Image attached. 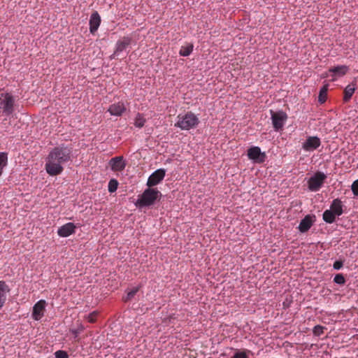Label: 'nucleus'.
<instances>
[{
    "label": "nucleus",
    "mask_w": 358,
    "mask_h": 358,
    "mask_svg": "<svg viewBox=\"0 0 358 358\" xmlns=\"http://www.w3.org/2000/svg\"><path fill=\"white\" fill-rule=\"evenodd\" d=\"M72 148L60 145L52 148L45 159V169L51 176L60 175L64 171L63 165L71 157Z\"/></svg>",
    "instance_id": "1"
},
{
    "label": "nucleus",
    "mask_w": 358,
    "mask_h": 358,
    "mask_svg": "<svg viewBox=\"0 0 358 358\" xmlns=\"http://www.w3.org/2000/svg\"><path fill=\"white\" fill-rule=\"evenodd\" d=\"M200 121L197 115L192 111L179 114L177 116V121L174 126L182 130H189L196 127Z\"/></svg>",
    "instance_id": "2"
},
{
    "label": "nucleus",
    "mask_w": 358,
    "mask_h": 358,
    "mask_svg": "<svg viewBox=\"0 0 358 358\" xmlns=\"http://www.w3.org/2000/svg\"><path fill=\"white\" fill-rule=\"evenodd\" d=\"M162 193L155 188L146 189L138 199L136 205L139 207L152 206L155 201L159 199Z\"/></svg>",
    "instance_id": "3"
},
{
    "label": "nucleus",
    "mask_w": 358,
    "mask_h": 358,
    "mask_svg": "<svg viewBox=\"0 0 358 358\" xmlns=\"http://www.w3.org/2000/svg\"><path fill=\"white\" fill-rule=\"evenodd\" d=\"M15 99L9 93L2 94L0 97V108L6 115H11L14 111Z\"/></svg>",
    "instance_id": "4"
},
{
    "label": "nucleus",
    "mask_w": 358,
    "mask_h": 358,
    "mask_svg": "<svg viewBox=\"0 0 358 358\" xmlns=\"http://www.w3.org/2000/svg\"><path fill=\"white\" fill-rule=\"evenodd\" d=\"M271 120L275 131L282 129L287 119V114L283 111L274 112L271 110Z\"/></svg>",
    "instance_id": "5"
},
{
    "label": "nucleus",
    "mask_w": 358,
    "mask_h": 358,
    "mask_svg": "<svg viewBox=\"0 0 358 358\" xmlns=\"http://www.w3.org/2000/svg\"><path fill=\"white\" fill-rule=\"evenodd\" d=\"M327 176L322 172H317L308 181V189L313 192L318 191L323 185Z\"/></svg>",
    "instance_id": "6"
},
{
    "label": "nucleus",
    "mask_w": 358,
    "mask_h": 358,
    "mask_svg": "<svg viewBox=\"0 0 358 358\" xmlns=\"http://www.w3.org/2000/svg\"><path fill=\"white\" fill-rule=\"evenodd\" d=\"M248 156L250 159L253 160L256 163H262L265 161L266 155L264 152H262L260 148L253 146L248 149Z\"/></svg>",
    "instance_id": "7"
},
{
    "label": "nucleus",
    "mask_w": 358,
    "mask_h": 358,
    "mask_svg": "<svg viewBox=\"0 0 358 358\" xmlns=\"http://www.w3.org/2000/svg\"><path fill=\"white\" fill-rule=\"evenodd\" d=\"M166 175V171L163 169H157L154 171L148 178L147 181V185L149 187H152L158 185L164 178Z\"/></svg>",
    "instance_id": "8"
},
{
    "label": "nucleus",
    "mask_w": 358,
    "mask_h": 358,
    "mask_svg": "<svg viewBox=\"0 0 358 358\" xmlns=\"http://www.w3.org/2000/svg\"><path fill=\"white\" fill-rule=\"evenodd\" d=\"M321 145V141L317 136H308L302 143V148L306 152L317 149Z\"/></svg>",
    "instance_id": "9"
},
{
    "label": "nucleus",
    "mask_w": 358,
    "mask_h": 358,
    "mask_svg": "<svg viewBox=\"0 0 358 358\" xmlns=\"http://www.w3.org/2000/svg\"><path fill=\"white\" fill-rule=\"evenodd\" d=\"M108 164L114 172H121L126 167V162L122 156L113 157L110 159Z\"/></svg>",
    "instance_id": "10"
},
{
    "label": "nucleus",
    "mask_w": 358,
    "mask_h": 358,
    "mask_svg": "<svg viewBox=\"0 0 358 358\" xmlns=\"http://www.w3.org/2000/svg\"><path fill=\"white\" fill-rule=\"evenodd\" d=\"M131 43V38L129 37H123L118 40L116 43V48L111 56V58H115L120 52L125 50Z\"/></svg>",
    "instance_id": "11"
},
{
    "label": "nucleus",
    "mask_w": 358,
    "mask_h": 358,
    "mask_svg": "<svg viewBox=\"0 0 358 358\" xmlns=\"http://www.w3.org/2000/svg\"><path fill=\"white\" fill-rule=\"evenodd\" d=\"M45 304V301L40 300L34 306L32 317L34 320H38L43 316Z\"/></svg>",
    "instance_id": "12"
},
{
    "label": "nucleus",
    "mask_w": 358,
    "mask_h": 358,
    "mask_svg": "<svg viewBox=\"0 0 358 358\" xmlns=\"http://www.w3.org/2000/svg\"><path fill=\"white\" fill-rule=\"evenodd\" d=\"M314 222L315 216H311L310 215H306L300 222V224L298 227L299 231L301 233H305L308 231L313 224Z\"/></svg>",
    "instance_id": "13"
},
{
    "label": "nucleus",
    "mask_w": 358,
    "mask_h": 358,
    "mask_svg": "<svg viewBox=\"0 0 358 358\" xmlns=\"http://www.w3.org/2000/svg\"><path fill=\"white\" fill-rule=\"evenodd\" d=\"M76 226L72 222H69L58 229L57 234L61 237H68L75 233Z\"/></svg>",
    "instance_id": "14"
},
{
    "label": "nucleus",
    "mask_w": 358,
    "mask_h": 358,
    "mask_svg": "<svg viewBox=\"0 0 358 358\" xmlns=\"http://www.w3.org/2000/svg\"><path fill=\"white\" fill-rule=\"evenodd\" d=\"M100 23V15L96 11H95L91 15L90 19V31L91 34H94L97 31Z\"/></svg>",
    "instance_id": "15"
},
{
    "label": "nucleus",
    "mask_w": 358,
    "mask_h": 358,
    "mask_svg": "<svg viewBox=\"0 0 358 358\" xmlns=\"http://www.w3.org/2000/svg\"><path fill=\"white\" fill-rule=\"evenodd\" d=\"M9 292L10 288L6 282L0 280V309L4 306Z\"/></svg>",
    "instance_id": "16"
},
{
    "label": "nucleus",
    "mask_w": 358,
    "mask_h": 358,
    "mask_svg": "<svg viewBox=\"0 0 358 358\" xmlns=\"http://www.w3.org/2000/svg\"><path fill=\"white\" fill-rule=\"evenodd\" d=\"M126 110L124 104L122 102L113 103L110 106L108 111L111 115L120 116Z\"/></svg>",
    "instance_id": "17"
},
{
    "label": "nucleus",
    "mask_w": 358,
    "mask_h": 358,
    "mask_svg": "<svg viewBox=\"0 0 358 358\" xmlns=\"http://www.w3.org/2000/svg\"><path fill=\"white\" fill-rule=\"evenodd\" d=\"M343 206L342 201L339 199H335L331 202L330 210H332L336 216H340L343 213Z\"/></svg>",
    "instance_id": "18"
},
{
    "label": "nucleus",
    "mask_w": 358,
    "mask_h": 358,
    "mask_svg": "<svg viewBox=\"0 0 358 358\" xmlns=\"http://www.w3.org/2000/svg\"><path fill=\"white\" fill-rule=\"evenodd\" d=\"M356 90L355 84H350L348 85L344 90V96H343V101L344 102H348L351 97L352 96L353 94L355 93Z\"/></svg>",
    "instance_id": "19"
},
{
    "label": "nucleus",
    "mask_w": 358,
    "mask_h": 358,
    "mask_svg": "<svg viewBox=\"0 0 358 358\" xmlns=\"http://www.w3.org/2000/svg\"><path fill=\"white\" fill-rule=\"evenodd\" d=\"M348 71V67L345 65L337 66L329 69V71L332 73L334 75L338 76H343L346 74Z\"/></svg>",
    "instance_id": "20"
},
{
    "label": "nucleus",
    "mask_w": 358,
    "mask_h": 358,
    "mask_svg": "<svg viewBox=\"0 0 358 358\" xmlns=\"http://www.w3.org/2000/svg\"><path fill=\"white\" fill-rule=\"evenodd\" d=\"M323 220L329 224L334 223L336 221V215L330 209L326 210L323 213Z\"/></svg>",
    "instance_id": "21"
},
{
    "label": "nucleus",
    "mask_w": 358,
    "mask_h": 358,
    "mask_svg": "<svg viewBox=\"0 0 358 358\" xmlns=\"http://www.w3.org/2000/svg\"><path fill=\"white\" fill-rule=\"evenodd\" d=\"M193 48L194 45L192 43H187V45H182L180 48L179 54L180 56L187 57L192 52Z\"/></svg>",
    "instance_id": "22"
},
{
    "label": "nucleus",
    "mask_w": 358,
    "mask_h": 358,
    "mask_svg": "<svg viewBox=\"0 0 358 358\" xmlns=\"http://www.w3.org/2000/svg\"><path fill=\"white\" fill-rule=\"evenodd\" d=\"M8 163V155L6 152H0V176L2 175L3 169Z\"/></svg>",
    "instance_id": "23"
},
{
    "label": "nucleus",
    "mask_w": 358,
    "mask_h": 358,
    "mask_svg": "<svg viewBox=\"0 0 358 358\" xmlns=\"http://www.w3.org/2000/svg\"><path fill=\"white\" fill-rule=\"evenodd\" d=\"M145 119L143 115L141 113H138L134 120V125L138 128H142L145 123Z\"/></svg>",
    "instance_id": "24"
},
{
    "label": "nucleus",
    "mask_w": 358,
    "mask_h": 358,
    "mask_svg": "<svg viewBox=\"0 0 358 358\" xmlns=\"http://www.w3.org/2000/svg\"><path fill=\"white\" fill-rule=\"evenodd\" d=\"M327 97V87L324 86L322 87V89L320 91L319 96H318V101L323 103L326 101Z\"/></svg>",
    "instance_id": "25"
},
{
    "label": "nucleus",
    "mask_w": 358,
    "mask_h": 358,
    "mask_svg": "<svg viewBox=\"0 0 358 358\" xmlns=\"http://www.w3.org/2000/svg\"><path fill=\"white\" fill-rule=\"evenodd\" d=\"M139 287H136L132 288L130 291L127 292V294L125 297H124L123 300L125 302H127L133 299V297L136 295V294L138 292Z\"/></svg>",
    "instance_id": "26"
},
{
    "label": "nucleus",
    "mask_w": 358,
    "mask_h": 358,
    "mask_svg": "<svg viewBox=\"0 0 358 358\" xmlns=\"http://www.w3.org/2000/svg\"><path fill=\"white\" fill-rule=\"evenodd\" d=\"M118 182L115 179H111L108 182V192L113 193L117 189Z\"/></svg>",
    "instance_id": "27"
},
{
    "label": "nucleus",
    "mask_w": 358,
    "mask_h": 358,
    "mask_svg": "<svg viewBox=\"0 0 358 358\" xmlns=\"http://www.w3.org/2000/svg\"><path fill=\"white\" fill-rule=\"evenodd\" d=\"M326 328L321 325H316L313 330V334L316 336H320L324 334V329Z\"/></svg>",
    "instance_id": "28"
},
{
    "label": "nucleus",
    "mask_w": 358,
    "mask_h": 358,
    "mask_svg": "<svg viewBox=\"0 0 358 358\" xmlns=\"http://www.w3.org/2000/svg\"><path fill=\"white\" fill-rule=\"evenodd\" d=\"M334 282L338 285H344L345 282V279L343 274L338 273L335 275Z\"/></svg>",
    "instance_id": "29"
},
{
    "label": "nucleus",
    "mask_w": 358,
    "mask_h": 358,
    "mask_svg": "<svg viewBox=\"0 0 358 358\" xmlns=\"http://www.w3.org/2000/svg\"><path fill=\"white\" fill-rule=\"evenodd\" d=\"M99 315V313L97 311H94L91 313H90L87 316V320L90 323H94L96 321L97 316Z\"/></svg>",
    "instance_id": "30"
},
{
    "label": "nucleus",
    "mask_w": 358,
    "mask_h": 358,
    "mask_svg": "<svg viewBox=\"0 0 358 358\" xmlns=\"http://www.w3.org/2000/svg\"><path fill=\"white\" fill-rule=\"evenodd\" d=\"M56 358H69V355L66 351L57 350L55 353Z\"/></svg>",
    "instance_id": "31"
},
{
    "label": "nucleus",
    "mask_w": 358,
    "mask_h": 358,
    "mask_svg": "<svg viewBox=\"0 0 358 358\" xmlns=\"http://www.w3.org/2000/svg\"><path fill=\"white\" fill-rule=\"evenodd\" d=\"M351 189L354 195L358 196V179L353 182Z\"/></svg>",
    "instance_id": "32"
},
{
    "label": "nucleus",
    "mask_w": 358,
    "mask_h": 358,
    "mask_svg": "<svg viewBox=\"0 0 358 358\" xmlns=\"http://www.w3.org/2000/svg\"><path fill=\"white\" fill-rule=\"evenodd\" d=\"M232 358H248V355L245 352H238L234 354Z\"/></svg>",
    "instance_id": "33"
},
{
    "label": "nucleus",
    "mask_w": 358,
    "mask_h": 358,
    "mask_svg": "<svg viewBox=\"0 0 358 358\" xmlns=\"http://www.w3.org/2000/svg\"><path fill=\"white\" fill-rule=\"evenodd\" d=\"M343 262H341V261H336L334 263L333 267L336 270H339L340 268H341L343 267Z\"/></svg>",
    "instance_id": "34"
},
{
    "label": "nucleus",
    "mask_w": 358,
    "mask_h": 358,
    "mask_svg": "<svg viewBox=\"0 0 358 358\" xmlns=\"http://www.w3.org/2000/svg\"><path fill=\"white\" fill-rule=\"evenodd\" d=\"M357 169H358V164H357Z\"/></svg>",
    "instance_id": "35"
}]
</instances>
